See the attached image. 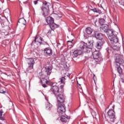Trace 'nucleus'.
<instances>
[{"mask_svg":"<svg viewBox=\"0 0 124 124\" xmlns=\"http://www.w3.org/2000/svg\"><path fill=\"white\" fill-rule=\"evenodd\" d=\"M0 124H2V123H0Z\"/></svg>","mask_w":124,"mask_h":124,"instance_id":"obj_52","label":"nucleus"},{"mask_svg":"<svg viewBox=\"0 0 124 124\" xmlns=\"http://www.w3.org/2000/svg\"><path fill=\"white\" fill-rule=\"evenodd\" d=\"M49 26L52 31H54L55 29H57V28H58V25L56 24V23L54 22L49 25Z\"/></svg>","mask_w":124,"mask_h":124,"instance_id":"obj_25","label":"nucleus"},{"mask_svg":"<svg viewBox=\"0 0 124 124\" xmlns=\"http://www.w3.org/2000/svg\"><path fill=\"white\" fill-rule=\"evenodd\" d=\"M52 69H53V68L51 66H48L46 67V77H48V76L51 75V73H52Z\"/></svg>","mask_w":124,"mask_h":124,"instance_id":"obj_10","label":"nucleus"},{"mask_svg":"<svg viewBox=\"0 0 124 124\" xmlns=\"http://www.w3.org/2000/svg\"><path fill=\"white\" fill-rule=\"evenodd\" d=\"M67 120H68V118H67L65 116H62L61 117V122H62V123H66L67 122Z\"/></svg>","mask_w":124,"mask_h":124,"instance_id":"obj_26","label":"nucleus"},{"mask_svg":"<svg viewBox=\"0 0 124 124\" xmlns=\"http://www.w3.org/2000/svg\"><path fill=\"white\" fill-rule=\"evenodd\" d=\"M92 11H93V12H95L96 13H101V11L99 9H98V8H94L93 9Z\"/></svg>","mask_w":124,"mask_h":124,"instance_id":"obj_31","label":"nucleus"},{"mask_svg":"<svg viewBox=\"0 0 124 124\" xmlns=\"http://www.w3.org/2000/svg\"><path fill=\"white\" fill-rule=\"evenodd\" d=\"M43 7H46V8H49L51 6V3L46 1H44L43 2Z\"/></svg>","mask_w":124,"mask_h":124,"instance_id":"obj_22","label":"nucleus"},{"mask_svg":"<svg viewBox=\"0 0 124 124\" xmlns=\"http://www.w3.org/2000/svg\"><path fill=\"white\" fill-rule=\"evenodd\" d=\"M41 83L43 88H47V85L49 84V81L46 78H42L41 79Z\"/></svg>","mask_w":124,"mask_h":124,"instance_id":"obj_15","label":"nucleus"},{"mask_svg":"<svg viewBox=\"0 0 124 124\" xmlns=\"http://www.w3.org/2000/svg\"><path fill=\"white\" fill-rule=\"evenodd\" d=\"M39 43H40V44H41V45L42 44V42H39Z\"/></svg>","mask_w":124,"mask_h":124,"instance_id":"obj_47","label":"nucleus"},{"mask_svg":"<svg viewBox=\"0 0 124 124\" xmlns=\"http://www.w3.org/2000/svg\"><path fill=\"white\" fill-rule=\"evenodd\" d=\"M78 55H79V50H75L73 52V54L72 56L74 58H76L78 57Z\"/></svg>","mask_w":124,"mask_h":124,"instance_id":"obj_27","label":"nucleus"},{"mask_svg":"<svg viewBox=\"0 0 124 124\" xmlns=\"http://www.w3.org/2000/svg\"><path fill=\"white\" fill-rule=\"evenodd\" d=\"M106 32L110 43L118 42V37L114 34V31L112 29H109Z\"/></svg>","mask_w":124,"mask_h":124,"instance_id":"obj_2","label":"nucleus"},{"mask_svg":"<svg viewBox=\"0 0 124 124\" xmlns=\"http://www.w3.org/2000/svg\"><path fill=\"white\" fill-rule=\"evenodd\" d=\"M47 33L51 34V31L50 30L48 31L47 32Z\"/></svg>","mask_w":124,"mask_h":124,"instance_id":"obj_44","label":"nucleus"},{"mask_svg":"<svg viewBox=\"0 0 124 124\" xmlns=\"http://www.w3.org/2000/svg\"><path fill=\"white\" fill-rule=\"evenodd\" d=\"M65 78L64 77H62L60 78V81L61 84H65L64 82H65Z\"/></svg>","mask_w":124,"mask_h":124,"instance_id":"obj_33","label":"nucleus"},{"mask_svg":"<svg viewBox=\"0 0 124 124\" xmlns=\"http://www.w3.org/2000/svg\"><path fill=\"white\" fill-rule=\"evenodd\" d=\"M28 70H31L33 69V64H34V60L32 58L29 59L28 60Z\"/></svg>","mask_w":124,"mask_h":124,"instance_id":"obj_8","label":"nucleus"},{"mask_svg":"<svg viewBox=\"0 0 124 124\" xmlns=\"http://www.w3.org/2000/svg\"><path fill=\"white\" fill-rule=\"evenodd\" d=\"M93 43H89L88 46H86L84 51L85 53H91L93 51Z\"/></svg>","mask_w":124,"mask_h":124,"instance_id":"obj_9","label":"nucleus"},{"mask_svg":"<svg viewBox=\"0 0 124 124\" xmlns=\"http://www.w3.org/2000/svg\"><path fill=\"white\" fill-rule=\"evenodd\" d=\"M91 114L93 118H96V112H95V111L92 110L91 111Z\"/></svg>","mask_w":124,"mask_h":124,"instance_id":"obj_34","label":"nucleus"},{"mask_svg":"<svg viewBox=\"0 0 124 124\" xmlns=\"http://www.w3.org/2000/svg\"><path fill=\"white\" fill-rule=\"evenodd\" d=\"M18 23H20V24H22L23 25H24V26H26L27 21H26L24 17H23L18 20Z\"/></svg>","mask_w":124,"mask_h":124,"instance_id":"obj_24","label":"nucleus"},{"mask_svg":"<svg viewBox=\"0 0 124 124\" xmlns=\"http://www.w3.org/2000/svg\"><path fill=\"white\" fill-rule=\"evenodd\" d=\"M92 54L93 58L94 60H98V59H99V56L100 55L99 52L97 51H95L93 52Z\"/></svg>","mask_w":124,"mask_h":124,"instance_id":"obj_16","label":"nucleus"},{"mask_svg":"<svg viewBox=\"0 0 124 124\" xmlns=\"http://www.w3.org/2000/svg\"><path fill=\"white\" fill-rule=\"evenodd\" d=\"M56 99L57 100L58 104H63L65 102V99L66 97L64 93H59L55 96Z\"/></svg>","mask_w":124,"mask_h":124,"instance_id":"obj_4","label":"nucleus"},{"mask_svg":"<svg viewBox=\"0 0 124 124\" xmlns=\"http://www.w3.org/2000/svg\"><path fill=\"white\" fill-rule=\"evenodd\" d=\"M112 107H113V109H114V108H114V107H115V106H113Z\"/></svg>","mask_w":124,"mask_h":124,"instance_id":"obj_48","label":"nucleus"},{"mask_svg":"<svg viewBox=\"0 0 124 124\" xmlns=\"http://www.w3.org/2000/svg\"><path fill=\"white\" fill-rule=\"evenodd\" d=\"M86 47L87 44L85 43L84 42H81L79 44L78 47L79 48V49H81V50H83V52L84 51H85Z\"/></svg>","mask_w":124,"mask_h":124,"instance_id":"obj_17","label":"nucleus"},{"mask_svg":"<svg viewBox=\"0 0 124 124\" xmlns=\"http://www.w3.org/2000/svg\"><path fill=\"white\" fill-rule=\"evenodd\" d=\"M41 10L43 11V15L46 16L50 14V9L46 8V7H41Z\"/></svg>","mask_w":124,"mask_h":124,"instance_id":"obj_13","label":"nucleus"},{"mask_svg":"<svg viewBox=\"0 0 124 124\" xmlns=\"http://www.w3.org/2000/svg\"><path fill=\"white\" fill-rule=\"evenodd\" d=\"M54 15H58V12H57L55 9H53V14H51V16H54Z\"/></svg>","mask_w":124,"mask_h":124,"instance_id":"obj_36","label":"nucleus"},{"mask_svg":"<svg viewBox=\"0 0 124 124\" xmlns=\"http://www.w3.org/2000/svg\"><path fill=\"white\" fill-rule=\"evenodd\" d=\"M99 22V24H100V25H102L103 26L105 25L104 24H105V20L103 18L100 19Z\"/></svg>","mask_w":124,"mask_h":124,"instance_id":"obj_32","label":"nucleus"},{"mask_svg":"<svg viewBox=\"0 0 124 124\" xmlns=\"http://www.w3.org/2000/svg\"><path fill=\"white\" fill-rule=\"evenodd\" d=\"M37 38V36H36V37H35L34 41L32 42V43H34V42H36V39Z\"/></svg>","mask_w":124,"mask_h":124,"instance_id":"obj_40","label":"nucleus"},{"mask_svg":"<svg viewBox=\"0 0 124 124\" xmlns=\"http://www.w3.org/2000/svg\"><path fill=\"white\" fill-rule=\"evenodd\" d=\"M44 53L45 55H46V56H52V55H53L52 50L50 47L46 48L44 50Z\"/></svg>","mask_w":124,"mask_h":124,"instance_id":"obj_14","label":"nucleus"},{"mask_svg":"<svg viewBox=\"0 0 124 124\" xmlns=\"http://www.w3.org/2000/svg\"><path fill=\"white\" fill-rule=\"evenodd\" d=\"M96 62H98V61H96Z\"/></svg>","mask_w":124,"mask_h":124,"instance_id":"obj_54","label":"nucleus"},{"mask_svg":"<svg viewBox=\"0 0 124 124\" xmlns=\"http://www.w3.org/2000/svg\"><path fill=\"white\" fill-rule=\"evenodd\" d=\"M58 112L60 114H63L65 113V105L63 104H57Z\"/></svg>","mask_w":124,"mask_h":124,"instance_id":"obj_6","label":"nucleus"},{"mask_svg":"<svg viewBox=\"0 0 124 124\" xmlns=\"http://www.w3.org/2000/svg\"><path fill=\"white\" fill-rule=\"evenodd\" d=\"M34 4H35V5H36V4H37V3H38V0H35L34 1Z\"/></svg>","mask_w":124,"mask_h":124,"instance_id":"obj_38","label":"nucleus"},{"mask_svg":"<svg viewBox=\"0 0 124 124\" xmlns=\"http://www.w3.org/2000/svg\"><path fill=\"white\" fill-rule=\"evenodd\" d=\"M124 57L119 54H116L115 56V62L116 63V65L120 66L121 65L124 67Z\"/></svg>","mask_w":124,"mask_h":124,"instance_id":"obj_3","label":"nucleus"},{"mask_svg":"<svg viewBox=\"0 0 124 124\" xmlns=\"http://www.w3.org/2000/svg\"><path fill=\"white\" fill-rule=\"evenodd\" d=\"M94 1H97V0H93Z\"/></svg>","mask_w":124,"mask_h":124,"instance_id":"obj_49","label":"nucleus"},{"mask_svg":"<svg viewBox=\"0 0 124 124\" xmlns=\"http://www.w3.org/2000/svg\"><path fill=\"white\" fill-rule=\"evenodd\" d=\"M63 88H64L63 85H61V86H60V93H63V92H64V89H63Z\"/></svg>","mask_w":124,"mask_h":124,"instance_id":"obj_35","label":"nucleus"},{"mask_svg":"<svg viewBox=\"0 0 124 124\" xmlns=\"http://www.w3.org/2000/svg\"><path fill=\"white\" fill-rule=\"evenodd\" d=\"M119 67H117V70L118 72L119 73V74H122L123 73V69H122V65L118 66Z\"/></svg>","mask_w":124,"mask_h":124,"instance_id":"obj_29","label":"nucleus"},{"mask_svg":"<svg viewBox=\"0 0 124 124\" xmlns=\"http://www.w3.org/2000/svg\"><path fill=\"white\" fill-rule=\"evenodd\" d=\"M4 13L5 15H7V14L9 15V10H6L4 11Z\"/></svg>","mask_w":124,"mask_h":124,"instance_id":"obj_37","label":"nucleus"},{"mask_svg":"<svg viewBox=\"0 0 124 124\" xmlns=\"http://www.w3.org/2000/svg\"><path fill=\"white\" fill-rule=\"evenodd\" d=\"M73 39L71 41H68L67 42H70L71 43H72V42L73 41Z\"/></svg>","mask_w":124,"mask_h":124,"instance_id":"obj_43","label":"nucleus"},{"mask_svg":"<svg viewBox=\"0 0 124 124\" xmlns=\"http://www.w3.org/2000/svg\"><path fill=\"white\" fill-rule=\"evenodd\" d=\"M52 106L51 104H50L49 103H47L46 104V110H48L49 111H50V110H51V108H52Z\"/></svg>","mask_w":124,"mask_h":124,"instance_id":"obj_28","label":"nucleus"},{"mask_svg":"<svg viewBox=\"0 0 124 124\" xmlns=\"http://www.w3.org/2000/svg\"><path fill=\"white\" fill-rule=\"evenodd\" d=\"M104 43H105V40L104 39L98 41L96 43V47L97 49H101Z\"/></svg>","mask_w":124,"mask_h":124,"instance_id":"obj_11","label":"nucleus"},{"mask_svg":"<svg viewBox=\"0 0 124 124\" xmlns=\"http://www.w3.org/2000/svg\"><path fill=\"white\" fill-rule=\"evenodd\" d=\"M3 111L2 110H0V120L2 121L4 123H6V121H5V118H4V115H3Z\"/></svg>","mask_w":124,"mask_h":124,"instance_id":"obj_20","label":"nucleus"},{"mask_svg":"<svg viewBox=\"0 0 124 124\" xmlns=\"http://www.w3.org/2000/svg\"><path fill=\"white\" fill-rule=\"evenodd\" d=\"M107 121L111 124H117V120L115 111L113 109H109L108 112V116L106 117Z\"/></svg>","mask_w":124,"mask_h":124,"instance_id":"obj_1","label":"nucleus"},{"mask_svg":"<svg viewBox=\"0 0 124 124\" xmlns=\"http://www.w3.org/2000/svg\"><path fill=\"white\" fill-rule=\"evenodd\" d=\"M93 30L91 27H87L85 29V32L87 34H92Z\"/></svg>","mask_w":124,"mask_h":124,"instance_id":"obj_21","label":"nucleus"},{"mask_svg":"<svg viewBox=\"0 0 124 124\" xmlns=\"http://www.w3.org/2000/svg\"><path fill=\"white\" fill-rule=\"evenodd\" d=\"M95 90H96V91H97V88H96Z\"/></svg>","mask_w":124,"mask_h":124,"instance_id":"obj_50","label":"nucleus"},{"mask_svg":"<svg viewBox=\"0 0 124 124\" xmlns=\"http://www.w3.org/2000/svg\"><path fill=\"white\" fill-rule=\"evenodd\" d=\"M79 85V86H81V85H80V84H78Z\"/></svg>","mask_w":124,"mask_h":124,"instance_id":"obj_53","label":"nucleus"},{"mask_svg":"<svg viewBox=\"0 0 124 124\" xmlns=\"http://www.w3.org/2000/svg\"><path fill=\"white\" fill-rule=\"evenodd\" d=\"M0 31L2 33H4V34H5L6 36H8V38H9V39H12V38H13L12 37H13V35H12L10 34H8V32L7 31H6V29L5 28H3L0 30Z\"/></svg>","mask_w":124,"mask_h":124,"instance_id":"obj_12","label":"nucleus"},{"mask_svg":"<svg viewBox=\"0 0 124 124\" xmlns=\"http://www.w3.org/2000/svg\"><path fill=\"white\" fill-rule=\"evenodd\" d=\"M46 21L48 25H50L51 24H53L54 23V18L51 16H48L46 17Z\"/></svg>","mask_w":124,"mask_h":124,"instance_id":"obj_18","label":"nucleus"},{"mask_svg":"<svg viewBox=\"0 0 124 124\" xmlns=\"http://www.w3.org/2000/svg\"><path fill=\"white\" fill-rule=\"evenodd\" d=\"M109 29H108V25L107 24H104L102 27V31H104L105 32H106Z\"/></svg>","mask_w":124,"mask_h":124,"instance_id":"obj_23","label":"nucleus"},{"mask_svg":"<svg viewBox=\"0 0 124 124\" xmlns=\"http://www.w3.org/2000/svg\"><path fill=\"white\" fill-rule=\"evenodd\" d=\"M119 42V39L117 38V42H113L112 43H111L110 41H109V45H110L111 48L115 50V51H120L121 50V48H120V46H117L116 44Z\"/></svg>","mask_w":124,"mask_h":124,"instance_id":"obj_7","label":"nucleus"},{"mask_svg":"<svg viewBox=\"0 0 124 124\" xmlns=\"http://www.w3.org/2000/svg\"><path fill=\"white\" fill-rule=\"evenodd\" d=\"M123 83H124V79L123 80Z\"/></svg>","mask_w":124,"mask_h":124,"instance_id":"obj_51","label":"nucleus"},{"mask_svg":"<svg viewBox=\"0 0 124 124\" xmlns=\"http://www.w3.org/2000/svg\"><path fill=\"white\" fill-rule=\"evenodd\" d=\"M67 77H69V78L70 77V74L67 75Z\"/></svg>","mask_w":124,"mask_h":124,"instance_id":"obj_45","label":"nucleus"},{"mask_svg":"<svg viewBox=\"0 0 124 124\" xmlns=\"http://www.w3.org/2000/svg\"><path fill=\"white\" fill-rule=\"evenodd\" d=\"M95 77V75H94L93 80H94V82H95V81L94 80V77Z\"/></svg>","mask_w":124,"mask_h":124,"instance_id":"obj_46","label":"nucleus"},{"mask_svg":"<svg viewBox=\"0 0 124 124\" xmlns=\"http://www.w3.org/2000/svg\"><path fill=\"white\" fill-rule=\"evenodd\" d=\"M107 52H108V54H109L110 53H111V51L110 49H108V50H107Z\"/></svg>","mask_w":124,"mask_h":124,"instance_id":"obj_41","label":"nucleus"},{"mask_svg":"<svg viewBox=\"0 0 124 124\" xmlns=\"http://www.w3.org/2000/svg\"><path fill=\"white\" fill-rule=\"evenodd\" d=\"M6 93V91L5 90V88L3 87H0V93Z\"/></svg>","mask_w":124,"mask_h":124,"instance_id":"obj_30","label":"nucleus"},{"mask_svg":"<svg viewBox=\"0 0 124 124\" xmlns=\"http://www.w3.org/2000/svg\"><path fill=\"white\" fill-rule=\"evenodd\" d=\"M39 39L41 41H43V38L40 37Z\"/></svg>","mask_w":124,"mask_h":124,"instance_id":"obj_42","label":"nucleus"},{"mask_svg":"<svg viewBox=\"0 0 124 124\" xmlns=\"http://www.w3.org/2000/svg\"><path fill=\"white\" fill-rule=\"evenodd\" d=\"M51 87L52 88L50 89V91L52 92V93L54 94L55 96L61 93L60 88L56 85L55 83H52Z\"/></svg>","mask_w":124,"mask_h":124,"instance_id":"obj_5","label":"nucleus"},{"mask_svg":"<svg viewBox=\"0 0 124 124\" xmlns=\"http://www.w3.org/2000/svg\"><path fill=\"white\" fill-rule=\"evenodd\" d=\"M57 15L58 17H59V18H62V15L61 14H58Z\"/></svg>","mask_w":124,"mask_h":124,"instance_id":"obj_39","label":"nucleus"},{"mask_svg":"<svg viewBox=\"0 0 124 124\" xmlns=\"http://www.w3.org/2000/svg\"><path fill=\"white\" fill-rule=\"evenodd\" d=\"M95 37L97 39H98L99 40H102V39H103V35H102V34L95 33Z\"/></svg>","mask_w":124,"mask_h":124,"instance_id":"obj_19","label":"nucleus"}]
</instances>
